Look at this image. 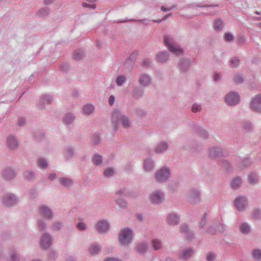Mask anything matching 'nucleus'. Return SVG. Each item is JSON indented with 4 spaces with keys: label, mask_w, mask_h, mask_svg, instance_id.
Segmentation results:
<instances>
[{
    "label": "nucleus",
    "mask_w": 261,
    "mask_h": 261,
    "mask_svg": "<svg viewBox=\"0 0 261 261\" xmlns=\"http://www.w3.org/2000/svg\"><path fill=\"white\" fill-rule=\"evenodd\" d=\"M59 181L62 186L66 188L70 187L73 183V181L72 179L66 177L60 178Z\"/></svg>",
    "instance_id": "obj_31"
},
{
    "label": "nucleus",
    "mask_w": 261,
    "mask_h": 261,
    "mask_svg": "<svg viewBox=\"0 0 261 261\" xmlns=\"http://www.w3.org/2000/svg\"><path fill=\"white\" fill-rule=\"evenodd\" d=\"M224 39L227 42H231L234 40V36L230 33L227 32L224 34Z\"/></svg>",
    "instance_id": "obj_58"
},
{
    "label": "nucleus",
    "mask_w": 261,
    "mask_h": 261,
    "mask_svg": "<svg viewBox=\"0 0 261 261\" xmlns=\"http://www.w3.org/2000/svg\"><path fill=\"white\" fill-rule=\"evenodd\" d=\"M92 161L94 165L99 166L102 163V156L98 154H94L92 158Z\"/></svg>",
    "instance_id": "obj_40"
},
{
    "label": "nucleus",
    "mask_w": 261,
    "mask_h": 261,
    "mask_svg": "<svg viewBox=\"0 0 261 261\" xmlns=\"http://www.w3.org/2000/svg\"><path fill=\"white\" fill-rule=\"evenodd\" d=\"M152 79L150 75L147 73H141L138 79V83L142 87H148L151 85Z\"/></svg>",
    "instance_id": "obj_15"
},
{
    "label": "nucleus",
    "mask_w": 261,
    "mask_h": 261,
    "mask_svg": "<svg viewBox=\"0 0 261 261\" xmlns=\"http://www.w3.org/2000/svg\"><path fill=\"white\" fill-rule=\"evenodd\" d=\"M148 245L145 242L138 243L135 247L136 251L140 254H143L148 250Z\"/></svg>",
    "instance_id": "obj_25"
},
{
    "label": "nucleus",
    "mask_w": 261,
    "mask_h": 261,
    "mask_svg": "<svg viewBox=\"0 0 261 261\" xmlns=\"http://www.w3.org/2000/svg\"><path fill=\"white\" fill-rule=\"evenodd\" d=\"M169 55V53L167 51H160L156 55V59L160 63H165L168 61Z\"/></svg>",
    "instance_id": "obj_23"
},
{
    "label": "nucleus",
    "mask_w": 261,
    "mask_h": 261,
    "mask_svg": "<svg viewBox=\"0 0 261 261\" xmlns=\"http://www.w3.org/2000/svg\"><path fill=\"white\" fill-rule=\"evenodd\" d=\"M126 81V78L125 75H118L116 79V83L118 86H121Z\"/></svg>",
    "instance_id": "obj_45"
},
{
    "label": "nucleus",
    "mask_w": 261,
    "mask_h": 261,
    "mask_svg": "<svg viewBox=\"0 0 261 261\" xmlns=\"http://www.w3.org/2000/svg\"><path fill=\"white\" fill-rule=\"evenodd\" d=\"M221 166L226 170L228 169L230 167L229 163L226 160H223L221 161Z\"/></svg>",
    "instance_id": "obj_64"
},
{
    "label": "nucleus",
    "mask_w": 261,
    "mask_h": 261,
    "mask_svg": "<svg viewBox=\"0 0 261 261\" xmlns=\"http://www.w3.org/2000/svg\"><path fill=\"white\" fill-rule=\"evenodd\" d=\"M39 214L48 220H51L54 217V212L48 206L45 205H42L38 208Z\"/></svg>",
    "instance_id": "obj_10"
},
{
    "label": "nucleus",
    "mask_w": 261,
    "mask_h": 261,
    "mask_svg": "<svg viewBox=\"0 0 261 261\" xmlns=\"http://www.w3.org/2000/svg\"><path fill=\"white\" fill-rule=\"evenodd\" d=\"M167 222L170 225H176L179 223L180 217L177 213H171L167 216Z\"/></svg>",
    "instance_id": "obj_17"
},
{
    "label": "nucleus",
    "mask_w": 261,
    "mask_h": 261,
    "mask_svg": "<svg viewBox=\"0 0 261 261\" xmlns=\"http://www.w3.org/2000/svg\"><path fill=\"white\" fill-rule=\"evenodd\" d=\"M250 107L252 111L261 113V94H257L252 98Z\"/></svg>",
    "instance_id": "obj_12"
},
{
    "label": "nucleus",
    "mask_w": 261,
    "mask_h": 261,
    "mask_svg": "<svg viewBox=\"0 0 261 261\" xmlns=\"http://www.w3.org/2000/svg\"><path fill=\"white\" fill-rule=\"evenodd\" d=\"M195 251L191 248L184 250L179 255V257L183 260L189 259L194 254Z\"/></svg>",
    "instance_id": "obj_26"
},
{
    "label": "nucleus",
    "mask_w": 261,
    "mask_h": 261,
    "mask_svg": "<svg viewBox=\"0 0 261 261\" xmlns=\"http://www.w3.org/2000/svg\"><path fill=\"white\" fill-rule=\"evenodd\" d=\"M100 137L98 134H95L92 137V142L94 144H97L100 142Z\"/></svg>",
    "instance_id": "obj_61"
},
{
    "label": "nucleus",
    "mask_w": 261,
    "mask_h": 261,
    "mask_svg": "<svg viewBox=\"0 0 261 261\" xmlns=\"http://www.w3.org/2000/svg\"><path fill=\"white\" fill-rule=\"evenodd\" d=\"M228 154L229 152L227 150L218 146H214L209 149V156L211 158L225 156Z\"/></svg>",
    "instance_id": "obj_6"
},
{
    "label": "nucleus",
    "mask_w": 261,
    "mask_h": 261,
    "mask_svg": "<svg viewBox=\"0 0 261 261\" xmlns=\"http://www.w3.org/2000/svg\"><path fill=\"white\" fill-rule=\"evenodd\" d=\"M38 165L41 169H45L47 167L48 163L45 159L41 158L38 160Z\"/></svg>",
    "instance_id": "obj_44"
},
{
    "label": "nucleus",
    "mask_w": 261,
    "mask_h": 261,
    "mask_svg": "<svg viewBox=\"0 0 261 261\" xmlns=\"http://www.w3.org/2000/svg\"><path fill=\"white\" fill-rule=\"evenodd\" d=\"M154 162L150 159H147L144 161V168L146 171H150L154 168Z\"/></svg>",
    "instance_id": "obj_34"
},
{
    "label": "nucleus",
    "mask_w": 261,
    "mask_h": 261,
    "mask_svg": "<svg viewBox=\"0 0 261 261\" xmlns=\"http://www.w3.org/2000/svg\"><path fill=\"white\" fill-rule=\"evenodd\" d=\"M54 100L53 96L49 94H44L42 95L39 100L38 107L40 109H43L46 105L50 104Z\"/></svg>",
    "instance_id": "obj_16"
},
{
    "label": "nucleus",
    "mask_w": 261,
    "mask_h": 261,
    "mask_svg": "<svg viewBox=\"0 0 261 261\" xmlns=\"http://www.w3.org/2000/svg\"><path fill=\"white\" fill-rule=\"evenodd\" d=\"M144 94V91L139 87H135L133 91V96L137 99L142 97Z\"/></svg>",
    "instance_id": "obj_37"
},
{
    "label": "nucleus",
    "mask_w": 261,
    "mask_h": 261,
    "mask_svg": "<svg viewBox=\"0 0 261 261\" xmlns=\"http://www.w3.org/2000/svg\"><path fill=\"white\" fill-rule=\"evenodd\" d=\"M134 232L133 230L128 227L120 229L119 233V241L120 244L123 246H128L132 242Z\"/></svg>",
    "instance_id": "obj_2"
},
{
    "label": "nucleus",
    "mask_w": 261,
    "mask_h": 261,
    "mask_svg": "<svg viewBox=\"0 0 261 261\" xmlns=\"http://www.w3.org/2000/svg\"><path fill=\"white\" fill-rule=\"evenodd\" d=\"M193 130L201 138L203 139H207L208 137V134L206 130L198 125L193 124Z\"/></svg>",
    "instance_id": "obj_22"
},
{
    "label": "nucleus",
    "mask_w": 261,
    "mask_h": 261,
    "mask_svg": "<svg viewBox=\"0 0 261 261\" xmlns=\"http://www.w3.org/2000/svg\"><path fill=\"white\" fill-rule=\"evenodd\" d=\"M7 143L8 147L11 150H15L18 146V142L17 138L12 135L8 137Z\"/></svg>",
    "instance_id": "obj_20"
},
{
    "label": "nucleus",
    "mask_w": 261,
    "mask_h": 261,
    "mask_svg": "<svg viewBox=\"0 0 261 261\" xmlns=\"http://www.w3.org/2000/svg\"><path fill=\"white\" fill-rule=\"evenodd\" d=\"M151 63V60L150 59H144L142 62V65L145 66V67H148L150 66V65Z\"/></svg>",
    "instance_id": "obj_63"
},
{
    "label": "nucleus",
    "mask_w": 261,
    "mask_h": 261,
    "mask_svg": "<svg viewBox=\"0 0 261 261\" xmlns=\"http://www.w3.org/2000/svg\"><path fill=\"white\" fill-rule=\"evenodd\" d=\"M63 226V223L61 221L54 222L51 227L53 231H60Z\"/></svg>",
    "instance_id": "obj_43"
},
{
    "label": "nucleus",
    "mask_w": 261,
    "mask_h": 261,
    "mask_svg": "<svg viewBox=\"0 0 261 261\" xmlns=\"http://www.w3.org/2000/svg\"><path fill=\"white\" fill-rule=\"evenodd\" d=\"M100 246L96 243L91 244L88 248V251L91 255H95L97 254L100 250Z\"/></svg>",
    "instance_id": "obj_28"
},
{
    "label": "nucleus",
    "mask_w": 261,
    "mask_h": 261,
    "mask_svg": "<svg viewBox=\"0 0 261 261\" xmlns=\"http://www.w3.org/2000/svg\"><path fill=\"white\" fill-rule=\"evenodd\" d=\"M96 227L99 233L105 234L109 231L110 224L108 221L101 220L97 222Z\"/></svg>",
    "instance_id": "obj_14"
},
{
    "label": "nucleus",
    "mask_w": 261,
    "mask_h": 261,
    "mask_svg": "<svg viewBox=\"0 0 261 261\" xmlns=\"http://www.w3.org/2000/svg\"><path fill=\"white\" fill-rule=\"evenodd\" d=\"M74 119L75 117L72 114L67 113L63 118V122L65 125H70L73 123Z\"/></svg>",
    "instance_id": "obj_30"
},
{
    "label": "nucleus",
    "mask_w": 261,
    "mask_h": 261,
    "mask_svg": "<svg viewBox=\"0 0 261 261\" xmlns=\"http://www.w3.org/2000/svg\"><path fill=\"white\" fill-rule=\"evenodd\" d=\"M24 178L29 180H33L35 178V173L32 170H27L23 173Z\"/></svg>",
    "instance_id": "obj_39"
},
{
    "label": "nucleus",
    "mask_w": 261,
    "mask_h": 261,
    "mask_svg": "<svg viewBox=\"0 0 261 261\" xmlns=\"http://www.w3.org/2000/svg\"><path fill=\"white\" fill-rule=\"evenodd\" d=\"M114 174V170L112 168H108L104 172V175L106 177H111Z\"/></svg>",
    "instance_id": "obj_57"
},
{
    "label": "nucleus",
    "mask_w": 261,
    "mask_h": 261,
    "mask_svg": "<svg viewBox=\"0 0 261 261\" xmlns=\"http://www.w3.org/2000/svg\"><path fill=\"white\" fill-rule=\"evenodd\" d=\"M207 217V213H205L203 216V218L201 219V222H200V227H201V229L203 228L204 226H205V225L206 223V219Z\"/></svg>",
    "instance_id": "obj_62"
},
{
    "label": "nucleus",
    "mask_w": 261,
    "mask_h": 261,
    "mask_svg": "<svg viewBox=\"0 0 261 261\" xmlns=\"http://www.w3.org/2000/svg\"><path fill=\"white\" fill-rule=\"evenodd\" d=\"M84 55V52L80 49L75 50L73 55V57L75 60H79L81 59Z\"/></svg>",
    "instance_id": "obj_48"
},
{
    "label": "nucleus",
    "mask_w": 261,
    "mask_h": 261,
    "mask_svg": "<svg viewBox=\"0 0 261 261\" xmlns=\"http://www.w3.org/2000/svg\"><path fill=\"white\" fill-rule=\"evenodd\" d=\"M216 257V255L213 252L208 253L206 255L207 261H214Z\"/></svg>",
    "instance_id": "obj_59"
},
{
    "label": "nucleus",
    "mask_w": 261,
    "mask_h": 261,
    "mask_svg": "<svg viewBox=\"0 0 261 261\" xmlns=\"http://www.w3.org/2000/svg\"><path fill=\"white\" fill-rule=\"evenodd\" d=\"M239 230L243 234H248L251 231V227L248 223L243 222L240 225Z\"/></svg>",
    "instance_id": "obj_27"
},
{
    "label": "nucleus",
    "mask_w": 261,
    "mask_h": 261,
    "mask_svg": "<svg viewBox=\"0 0 261 261\" xmlns=\"http://www.w3.org/2000/svg\"><path fill=\"white\" fill-rule=\"evenodd\" d=\"M233 81L237 84H241L244 81V77L240 73H237L235 74Z\"/></svg>",
    "instance_id": "obj_49"
},
{
    "label": "nucleus",
    "mask_w": 261,
    "mask_h": 261,
    "mask_svg": "<svg viewBox=\"0 0 261 261\" xmlns=\"http://www.w3.org/2000/svg\"><path fill=\"white\" fill-rule=\"evenodd\" d=\"M252 164V162L249 158H246L242 160V163L238 166L241 169H244L245 168L250 166Z\"/></svg>",
    "instance_id": "obj_46"
},
{
    "label": "nucleus",
    "mask_w": 261,
    "mask_h": 261,
    "mask_svg": "<svg viewBox=\"0 0 261 261\" xmlns=\"http://www.w3.org/2000/svg\"><path fill=\"white\" fill-rule=\"evenodd\" d=\"M151 244L154 250H158L162 248V242L158 239H153L151 241Z\"/></svg>",
    "instance_id": "obj_36"
},
{
    "label": "nucleus",
    "mask_w": 261,
    "mask_h": 261,
    "mask_svg": "<svg viewBox=\"0 0 261 261\" xmlns=\"http://www.w3.org/2000/svg\"><path fill=\"white\" fill-rule=\"evenodd\" d=\"M52 244V238L49 233H44L41 237L40 245L43 249L49 248Z\"/></svg>",
    "instance_id": "obj_11"
},
{
    "label": "nucleus",
    "mask_w": 261,
    "mask_h": 261,
    "mask_svg": "<svg viewBox=\"0 0 261 261\" xmlns=\"http://www.w3.org/2000/svg\"><path fill=\"white\" fill-rule=\"evenodd\" d=\"M251 255L255 261L261 260V250L258 248L253 249L251 252Z\"/></svg>",
    "instance_id": "obj_33"
},
{
    "label": "nucleus",
    "mask_w": 261,
    "mask_h": 261,
    "mask_svg": "<svg viewBox=\"0 0 261 261\" xmlns=\"http://www.w3.org/2000/svg\"><path fill=\"white\" fill-rule=\"evenodd\" d=\"M170 170L167 167H163L158 171L155 175V180L160 182L166 181L169 177Z\"/></svg>",
    "instance_id": "obj_8"
},
{
    "label": "nucleus",
    "mask_w": 261,
    "mask_h": 261,
    "mask_svg": "<svg viewBox=\"0 0 261 261\" xmlns=\"http://www.w3.org/2000/svg\"><path fill=\"white\" fill-rule=\"evenodd\" d=\"M50 9L48 7H44L40 9L37 12V15L42 17L47 16L50 13Z\"/></svg>",
    "instance_id": "obj_41"
},
{
    "label": "nucleus",
    "mask_w": 261,
    "mask_h": 261,
    "mask_svg": "<svg viewBox=\"0 0 261 261\" xmlns=\"http://www.w3.org/2000/svg\"><path fill=\"white\" fill-rule=\"evenodd\" d=\"M136 114L140 117H144L146 114V112L141 109H137L136 110Z\"/></svg>",
    "instance_id": "obj_60"
},
{
    "label": "nucleus",
    "mask_w": 261,
    "mask_h": 261,
    "mask_svg": "<svg viewBox=\"0 0 261 261\" xmlns=\"http://www.w3.org/2000/svg\"><path fill=\"white\" fill-rule=\"evenodd\" d=\"M169 145L167 142L162 141L157 144L155 148V152L156 153H162L165 152L168 148Z\"/></svg>",
    "instance_id": "obj_24"
},
{
    "label": "nucleus",
    "mask_w": 261,
    "mask_h": 261,
    "mask_svg": "<svg viewBox=\"0 0 261 261\" xmlns=\"http://www.w3.org/2000/svg\"><path fill=\"white\" fill-rule=\"evenodd\" d=\"M239 63L240 60L236 57L232 58L230 61V64L232 67H236L239 65Z\"/></svg>",
    "instance_id": "obj_52"
},
{
    "label": "nucleus",
    "mask_w": 261,
    "mask_h": 261,
    "mask_svg": "<svg viewBox=\"0 0 261 261\" xmlns=\"http://www.w3.org/2000/svg\"><path fill=\"white\" fill-rule=\"evenodd\" d=\"M192 62L188 58H184L181 59L178 63L179 69L182 72L187 71L190 67Z\"/></svg>",
    "instance_id": "obj_18"
},
{
    "label": "nucleus",
    "mask_w": 261,
    "mask_h": 261,
    "mask_svg": "<svg viewBox=\"0 0 261 261\" xmlns=\"http://www.w3.org/2000/svg\"><path fill=\"white\" fill-rule=\"evenodd\" d=\"M225 101L229 106H235L240 102V96L237 92H230L226 95Z\"/></svg>",
    "instance_id": "obj_9"
},
{
    "label": "nucleus",
    "mask_w": 261,
    "mask_h": 261,
    "mask_svg": "<svg viewBox=\"0 0 261 261\" xmlns=\"http://www.w3.org/2000/svg\"><path fill=\"white\" fill-rule=\"evenodd\" d=\"M191 109L193 113H196L201 110L202 106L200 104L195 103L193 105Z\"/></svg>",
    "instance_id": "obj_54"
},
{
    "label": "nucleus",
    "mask_w": 261,
    "mask_h": 261,
    "mask_svg": "<svg viewBox=\"0 0 261 261\" xmlns=\"http://www.w3.org/2000/svg\"><path fill=\"white\" fill-rule=\"evenodd\" d=\"M118 121L121 122L122 126L125 128H127L130 126L131 120L128 117L123 114L120 110L115 109L112 114V122L114 130H116L117 129Z\"/></svg>",
    "instance_id": "obj_1"
},
{
    "label": "nucleus",
    "mask_w": 261,
    "mask_h": 261,
    "mask_svg": "<svg viewBox=\"0 0 261 261\" xmlns=\"http://www.w3.org/2000/svg\"><path fill=\"white\" fill-rule=\"evenodd\" d=\"M76 228L80 231H85L87 229V225L84 222H79L76 224Z\"/></svg>",
    "instance_id": "obj_51"
},
{
    "label": "nucleus",
    "mask_w": 261,
    "mask_h": 261,
    "mask_svg": "<svg viewBox=\"0 0 261 261\" xmlns=\"http://www.w3.org/2000/svg\"><path fill=\"white\" fill-rule=\"evenodd\" d=\"M243 128L247 130L250 131L253 129V125L251 122L249 121H245L242 124Z\"/></svg>",
    "instance_id": "obj_53"
},
{
    "label": "nucleus",
    "mask_w": 261,
    "mask_h": 261,
    "mask_svg": "<svg viewBox=\"0 0 261 261\" xmlns=\"http://www.w3.org/2000/svg\"><path fill=\"white\" fill-rule=\"evenodd\" d=\"M242 183V178L240 177H236L232 179L231 186L233 189H237L241 186Z\"/></svg>",
    "instance_id": "obj_35"
},
{
    "label": "nucleus",
    "mask_w": 261,
    "mask_h": 261,
    "mask_svg": "<svg viewBox=\"0 0 261 261\" xmlns=\"http://www.w3.org/2000/svg\"><path fill=\"white\" fill-rule=\"evenodd\" d=\"M75 154L74 149L71 146L67 147L65 150L64 157L67 159H70L73 157Z\"/></svg>",
    "instance_id": "obj_32"
},
{
    "label": "nucleus",
    "mask_w": 261,
    "mask_h": 261,
    "mask_svg": "<svg viewBox=\"0 0 261 261\" xmlns=\"http://www.w3.org/2000/svg\"><path fill=\"white\" fill-rule=\"evenodd\" d=\"M252 217L254 219H259L261 218V210L259 209H255L252 213Z\"/></svg>",
    "instance_id": "obj_56"
},
{
    "label": "nucleus",
    "mask_w": 261,
    "mask_h": 261,
    "mask_svg": "<svg viewBox=\"0 0 261 261\" xmlns=\"http://www.w3.org/2000/svg\"><path fill=\"white\" fill-rule=\"evenodd\" d=\"M259 180L260 177L257 172L252 171L249 173L247 176V181L249 184L255 185L259 182Z\"/></svg>",
    "instance_id": "obj_19"
},
{
    "label": "nucleus",
    "mask_w": 261,
    "mask_h": 261,
    "mask_svg": "<svg viewBox=\"0 0 261 261\" xmlns=\"http://www.w3.org/2000/svg\"><path fill=\"white\" fill-rule=\"evenodd\" d=\"M37 227L39 231H43L46 228V224L45 220L40 219L38 220Z\"/></svg>",
    "instance_id": "obj_42"
},
{
    "label": "nucleus",
    "mask_w": 261,
    "mask_h": 261,
    "mask_svg": "<svg viewBox=\"0 0 261 261\" xmlns=\"http://www.w3.org/2000/svg\"><path fill=\"white\" fill-rule=\"evenodd\" d=\"M164 42L167 48L172 54L176 56L182 54V49L175 42L173 36L168 34L165 35Z\"/></svg>",
    "instance_id": "obj_3"
},
{
    "label": "nucleus",
    "mask_w": 261,
    "mask_h": 261,
    "mask_svg": "<svg viewBox=\"0 0 261 261\" xmlns=\"http://www.w3.org/2000/svg\"><path fill=\"white\" fill-rule=\"evenodd\" d=\"M116 201L117 204L121 208L125 207L127 205L126 201L123 198H117Z\"/></svg>",
    "instance_id": "obj_55"
},
{
    "label": "nucleus",
    "mask_w": 261,
    "mask_h": 261,
    "mask_svg": "<svg viewBox=\"0 0 261 261\" xmlns=\"http://www.w3.org/2000/svg\"><path fill=\"white\" fill-rule=\"evenodd\" d=\"M149 200L152 204H160L165 200V194L161 190H155L150 194Z\"/></svg>",
    "instance_id": "obj_5"
},
{
    "label": "nucleus",
    "mask_w": 261,
    "mask_h": 261,
    "mask_svg": "<svg viewBox=\"0 0 261 261\" xmlns=\"http://www.w3.org/2000/svg\"><path fill=\"white\" fill-rule=\"evenodd\" d=\"M187 200L192 203H196L201 201V193L197 188L190 189L186 194Z\"/></svg>",
    "instance_id": "obj_4"
},
{
    "label": "nucleus",
    "mask_w": 261,
    "mask_h": 261,
    "mask_svg": "<svg viewBox=\"0 0 261 261\" xmlns=\"http://www.w3.org/2000/svg\"><path fill=\"white\" fill-rule=\"evenodd\" d=\"M18 201V198L13 193L6 194L2 198L3 204L7 207L12 206L17 203Z\"/></svg>",
    "instance_id": "obj_7"
},
{
    "label": "nucleus",
    "mask_w": 261,
    "mask_h": 261,
    "mask_svg": "<svg viewBox=\"0 0 261 261\" xmlns=\"http://www.w3.org/2000/svg\"><path fill=\"white\" fill-rule=\"evenodd\" d=\"M181 232L184 233L188 240H191L193 237V233L189 231V228L187 224H182L180 226Z\"/></svg>",
    "instance_id": "obj_29"
},
{
    "label": "nucleus",
    "mask_w": 261,
    "mask_h": 261,
    "mask_svg": "<svg viewBox=\"0 0 261 261\" xmlns=\"http://www.w3.org/2000/svg\"><path fill=\"white\" fill-rule=\"evenodd\" d=\"M15 170L11 168H7L3 171V177L6 180H11L15 177Z\"/></svg>",
    "instance_id": "obj_21"
},
{
    "label": "nucleus",
    "mask_w": 261,
    "mask_h": 261,
    "mask_svg": "<svg viewBox=\"0 0 261 261\" xmlns=\"http://www.w3.org/2000/svg\"><path fill=\"white\" fill-rule=\"evenodd\" d=\"M7 260L8 261H19V258L15 250L11 251L10 257Z\"/></svg>",
    "instance_id": "obj_47"
},
{
    "label": "nucleus",
    "mask_w": 261,
    "mask_h": 261,
    "mask_svg": "<svg viewBox=\"0 0 261 261\" xmlns=\"http://www.w3.org/2000/svg\"><path fill=\"white\" fill-rule=\"evenodd\" d=\"M83 112L86 115H90L93 113L94 110V107L91 104H86L83 108Z\"/></svg>",
    "instance_id": "obj_38"
},
{
    "label": "nucleus",
    "mask_w": 261,
    "mask_h": 261,
    "mask_svg": "<svg viewBox=\"0 0 261 261\" xmlns=\"http://www.w3.org/2000/svg\"><path fill=\"white\" fill-rule=\"evenodd\" d=\"M236 208L239 211H244L248 205V200L244 196L238 197L234 201Z\"/></svg>",
    "instance_id": "obj_13"
},
{
    "label": "nucleus",
    "mask_w": 261,
    "mask_h": 261,
    "mask_svg": "<svg viewBox=\"0 0 261 261\" xmlns=\"http://www.w3.org/2000/svg\"><path fill=\"white\" fill-rule=\"evenodd\" d=\"M223 27V22L221 20H217L215 21L214 28L216 31H220Z\"/></svg>",
    "instance_id": "obj_50"
}]
</instances>
